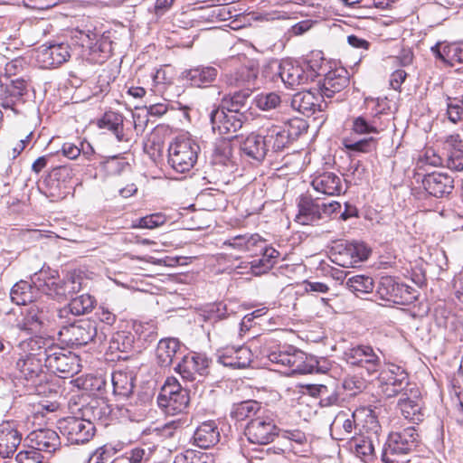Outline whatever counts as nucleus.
<instances>
[{"instance_id": "19", "label": "nucleus", "mask_w": 463, "mask_h": 463, "mask_svg": "<svg viewBox=\"0 0 463 463\" xmlns=\"http://www.w3.org/2000/svg\"><path fill=\"white\" fill-rule=\"evenodd\" d=\"M251 350L245 345H227L217 350V360L224 366L234 369L248 367L252 362Z\"/></svg>"}, {"instance_id": "63", "label": "nucleus", "mask_w": 463, "mask_h": 463, "mask_svg": "<svg viewBox=\"0 0 463 463\" xmlns=\"http://www.w3.org/2000/svg\"><path fill=\"white\" fill-rule=\"evenodd\" d=\"M14 463H42V456L34 449L20 451Z\"/></svg>"}, {"instance_id": "2", "label": "nucleus", "mask_w": 463, "mask_h": 463, "mask_svg": "<svg viewBox=\"0 0 463 463\" xmlns=\"http://www.w3.org/2000/svg\"><path fill=\"white\" fill-rule=\"evenodd\" d=\"M378 429L379 425L373 411L366 408H359L353 412L342 411L336 414L331 425L332 431L339 432L337 439H347L356 430H359L361 434L364 431H373L376 434Z\"/></svg>"}, {"instance_id": "61", "label": "nucleus", "mask_w": 463, "mask_h": 463, "mask_svg": "<svg viewBox=\"0 0 463 463\" xmlns=\"http://www.w3.org/2000/svg\"><path fill=\"white\" fill-rule=\"evenodd\" d=\"M446 165L450 170L462 171L463 170V151L461 149H458V151L448 152Z\"/></svg>"}, {"instance_id": "16", "label": "nucleus", "mask_w": 463, "mask_h": 463, "mask_svg": "<svg viewBox=\"0 0 463 463\" xmlns=\"http://www.w3.org/2000/svg\"><path fill=\"white\" fill-rule=\"evenodd\" d=\"M70 57V46L64 43L42 45L36 52V61L43 69L57 68Z\"/></svg>"}, {"instance_id": "39", "label": "nucleus", "mask_w": 463, "mask_h": 463, "mask_svg": "<svg viewBox=\"0 0 463 463\" xmlns=\"http://www.w3.org/2000/svg\"><path fill=\"white\" fill-rule=\"evenodd\" d=\"M73 382L79 389L100 395L104 394L108 384L103 375L94 374L78 377Z\"/></svg>"}, {"instance_id": "28", "label": "nucleus", "mask_w": 463, "mask_h": 463, "mask_svg": "<svg viewBox=\"0 0 463 463\" xmlns=\"http://www.w3.org/2000/svg\"><path fill=\"white\" fill-rule=\"evenodd\" d=\"M208 367V360L202 354L184 356L175 367L183 379L193 381L196 374L203 375Z\"/></svg>"}, {"instance_id": "6", "label": "nucleus", "mask_w": 463, "mask_h": 463, "mask_svg": "<svg viewBox=\"0 0 463 463\" xmlns=\"http://www.w3.org/2000/svg\"><path fill=\"white\" fill-rule=\"evenodd\" d=\"M378 383L381 393L386 398H392L407 392L410 385L409 374L402 367L391 364L381 370ZM403 394L407 395V392Z\"/></svg>"}, {"instance_id": "36", "label": "nucleus", "mask_w": 463, "mask_h": 463, "mask_svg": "<svg viewBox=\"0 0 463 463\" xmlns=\"http://www.w3.org/2000/svg\"><path fill=\"white\" fill-rule=\"evenodd\" d=\"M319 97L309 90L296 93L293 96L291 106L294 109L304 115H310L317 110H322L321 104L318 103Z\"/></svg>"}, {"instance_id": "56", "label": "nucleus", "mask_w": 463, "mask_h": 463, "mask_svg": "<svg viewBox=\"0 0 463 463\" xmlns=\"http://www.w3.org/2000/svg\"><path fill=\"white\" fill-rule=\"evenodd\" d=\"M167 218L161 213L146 215L138 220V222L135 227L143 229H155L165 223Z\"/></svg>"}, {"instance_id": "12", "label": "nucleus", "mask_w": 463, "mask_h": 463, "mask_svg": "<svg viewBox=\"0 0 463 463\" xmlns=\"http://www.w3.org/2000/svg\"><path fill=\"white\" fill-rule=\"evenodd\" d=\"M16 368L20 373V376L24 378L28 382H32L34 392L37 394H45L48 392L52 393V390L46 385L43 384L42 375L43 371V361L37 357H22V354H18L16 362Z\"/></svg>"}, {"instance_id": "30", "label": "nucleus", "mask_w": 463, "mask_h": 463, "mask_svg": "<svg viewBox=\"0 0 463 463\" xmlns=\"http://www.w3.org/2000/svg\"><path fill=\"white\" fill-rule=\"evenodd\" d=\"M241 149L245 156L261 162L269 153L267 143L263 134L250 133L241 145Z\"/></svg>"}, {"instance_id": "25", "label": "nucleus", "mask_w": 463, "mask_h": 463, "mask_svg": "<svg viewBox=\"0 0 463 463\" xmlns=\"http://www.w3.org/2000/svg\"><path fill=\"white\" fill-rule=\"evenodd\" d=\"M22 440V434L18 431L14 421L0 423V456L9 458L13 455Z\"/></svg>"}, {"instance_id": "35", "label": "nucleus", "mask_w": 463, "mask_h": 463, "mask_svg": "<svg viewBox=\"0 0 463 463\" xmlns=\"http://www.w3.org/2000/svg\"><path fill=\"white\" fill-rule=\"evenodd\" d=\"M259 253L260 257L250 262L251 272L256 276L268 272L275 265L280 255L277 250L268 247L266 243L265 248L259 250Z\"/></svg>"}, {"instance_id": "20", "label": "nucleus", "mask_w": 463, "mask_h": 463, "mask_svg": "<svg viewBox=\"0 0 463 463\" xmlns=\"http://www.w3.org/2000/svg\"><path fill=\"white\" fill-rule=\"evenodd\" d=\"M26 440L36 451L54 453L61 447V439L56 431L51 429H40L30 432Z\"/></svg>"}, {"instance_id": "21", "label": "nucleus", "mask_w": 463, "mask_h": 463, "mask_svg": "<svg viewBox=\"0 0 463 463\" xmlns=\"http://www.w3.org/2000/svg\"><path fill=\"white\" fill-rule=\"evenodd\" d=\"M79 411L85 420L95 426L99 422L106 424V420L111 413V408L104 399L94 397L82 404Z\"/></svg>"}, {"instance_id": "47", "label": "nucleus", "mask_w": 463, "mask_h": 463, "mask_svg": "<svg viewBox=\"0 0 463 463\" xmlns=\"http://www.w3.org/2000/svg\"><path fill=\"white\" fill-rule=\"evenodd\" d=\"M232 155V141L228 137L217 139L213 150V160L214 164L226 165Z\"/></svg>"}, {"instance_id": "1", "label": "nucleus", "mask_w": 463, "mask_h": 463, "mask_svg": "<svg viewBox=\"0 0 463 463\" xmlns=\"http://www.w3.org/2000/svg\"><path fill=\"white\" fill-rule=\"evenodd\" d=\"M82 277L76 271L68 272L61 279L56 270L41 269L32 277L33 287L53 298L63 299L80 290Z\"/></svg>"}, {"instance_id": "43", "label": "nucleus", "mask_w": 463, "mask_h": 463, "mask_svg": "<svg viewBox=\"0 0 463 463\" xmlns=\"http://www.w3.org/2000/svg\"><path fill=\"white\" fill-rule=\"evenodd\" d=\"M95 300L89 294H82L79 297H76L71 300L68 304V307L61 309L60 316L61 317L63 313H71L75 316H81L90 312L94 307Z\"/></svg>"}, {"instance_id": "31", "label": "nucleus", "mask_w": 463, "mask_h": 463, "mask_svg": "<svg viewBox=\"0 0 463 463\" xmlns=\"http://www.w3.org/2000/svg\"><path fill=\"white\" fill-rule=\"evenodd\" d=\"M194 444L202 449H209L218 443L220 432L213 420H207L197 427L194 433Z\"/></svg>"}, {"instance_id": "22", "label": "nucleus", "mask_w": 463, "mask_h": 463, "mask_svg": "<svg viewBox=\"0 0 463 463\" xmlns=\"http://www.w3.org/2000/svg\"><path fill=\"white\" fill-rule=\"evenodd\" d=\"M377 293L383 300L403 304L409 301L406 295L410 294L409 287L400 284L392 277H383L377 288Z\"/></svg>"}, {"instance_id": "51", "label": "nucleus", "mask_w": 463, "mask_h": 463, "mask_svg": "<svg viewBox=\"0 0 463 463\" xmlns=\"http://www.w3.org/2000/svg\"><path fill=\"white\" fill-rule=\"evenodd\" d=\"M343 146L354 152L368 153L375 148V139L373 137L362 138L360 140H354L351 137L343 138Z\"/></svg>"}, {"instance_id": "7", "label": "nucleus", "mask_w": 463, "mask_h": 463, "mask_svg": "<svg viewBox=\"0 0 463 463\" xmlns=\"http://www.w3.org/2000/svg\"><path fill=\"white\" fill-rule=\"evenodd\" d=\"M73 38L83 48V55L93 63H102L109 56L111 43L91 31H76Z\"/></svg>"}, {"instance_id": "33", "label": "nucleus", "mask_w": 463, "mask_h": 463, "mask_svg": "<svg viewBox=\"0 0 463 463\" xmlns=\"http://www.w3.org/2000/svg\"><path fill=\"white\" fill-rule=\"evenodd\" d=\"M21 317L17 319V326L33 332L41 328L45 316L36 303H32L21 311Z\"/></svg>"}, {"instance_id": "14", "label": "nucleus", "mask_w": 463, "mask_h": 463, "mask_svg": "<svg viewBox=\"0 0 463 463\" xmlns=\"http://www.w3.org/2000/svg\"><path fill=\"white\" fill-rule=\"evenodd\" d=\"M246 119L247 116L244 114H233L222 108L213 109L210 113L212 129L221 136L237 132Z\"/></svg>"}, {"instance_id": "32", "label": "nucleus", "mask_w": 463, "mask_h": 463, "mask_svg": "<svg viewBox=\"0 0 463 463\" xmlns=\"http://www.w3.org/2000/svg\"><path fill=\"white\" fill-rule=\"evenodd\" d=\"M217 70L211 66H198L184 71L183 79L194 87L204 88L213 82L217 77Z\"/></svg>"}, {"instance_id": "60", "label": "nucleus", "mask_w": 463, "mask_h": 463, "mask_svg": "<svg viewBox=\"0 0 463 463\" xmlns=\"http://www.w3.org/2000/svg\"><path fill=\"white\" fill-rule=\"evenodd\" d=\"M113 455V449L105 445L98 448L95 451L91 453V455L89 458L88 463H107L111 459Z\"/></svg>"}, {"instance_id": "29", "label": "nucleus", "mask_w": 463, "mask_h": 463, "mask_svg": "<svg viewBox=\"0 0 463 463\" xmlns=\"http://www.w3.org/2000/svg\"><path fill=\"white\" fill-rule=\"evenodd\" d=\"M298 213L296 222L302 225H309L321 220L320 203L310 196L304 195L298 201Z\"/></svg>"}, {"instance_id": "45", "label": "nucleus", "mask_w": 463, "mask_h": 463, "mask_svg": "<svg viewBox=\"0 0 463 463\" xmlns=\"http://www.w3.org/2000/svg\"><path fill=\"white\" fill-rule=\"evenodd\" d=\"M134 344V335L128 331H118L110 338L109 348L111 353L130 351Z\"/></svg>"}, {"instance_id": "38", "label": "nucleus", "mask_w": 463, "mask_h": 463, "mask_svg": "<svg viewBox=\"0 0 463 463\" xmlns=\"http://www.w3.org/2000/svg\"><path fill=\"white\" fill-rule=\"evenodd\" d=\"M431 51L437 58L451 65L455 62H463V43L448 44L443 47L442 52L439 50V44H436L431 48Z\"/></svg>"}, {"instance_id": "15", "label": "nucleus", "mask_w": 463, "mask_h": 463, "mask_svg": "<svg viewBox=\"0 0 463 463\" xmlns=\"http://www.w3.org/2000/svg\"><path fill=\"white\" fill-rule=\"evenodd\" d=\"M96 327L90 321L81 320L62 326L59 331L61 340L71 346H81L90 342L96 335Z\"/></svg>"}, {"instance_id": "27", "label": "nucleus", "mask_w": 463, "mask_h": 463, "mask_svg": "<svg viewBox=\"0 0 463 463\" xmlns=\"http://www.w3.org/2000/svg\"><path fill=\"white\" fill-rule=\"evenodd\" d=\"M311 185L317 193L328 196L339 195L343 190L341 177L333 172H323L316 175Z\"/></svg>"}, {"instance_id": "49", "label": "nucleus", "mask_w": 463, "mask_h": 463, "mask_svg": "<svg viewBox=\"0 0 463 463\" xmlns=\"http://www.w3.org/2000/svg\"><path fill=\"white\" fill-rule=\"evenodd\" d=\"M398 406L404 418L418 421L421 420V404L419 400L411 398H401L398 402Z\"/></svg>"}, {"instance_id": "3", "label": "nucleus", "mask_w": 463, "mask_h": 463, "mask_svg": "<svg viewBox=\"0 0 463 463\" xmlns=\"http://www.w3.org/2000/svg\"><path fill=\"white\" fill-rule=\"evenodd\" d=\"M268 358L282 368L290 369L291 373L301 374L326 373L329 369L327 365H320L315 358L307 357L305 353L292 346L272 351L268 354Z\"/></svg>"}, {"instance_id": "13", "label": "nucleus", "mask_w": 463, "mask_h": 463, "mask_svg": "<svg viewBox=\"0 0 463 463\" xmlns=\"http://www.w3.org/2000/svg\"><path fill=\"white\" fill-rule=\"evenodd\" d=\"M245 434L251 443L268 444L278 435V429L269 416L258 415L250 420Z\"/></svg>"}, {"instance_id": "9", "label": "nucleus", "mask_w": 463, "mask_h": 463, "mask_svg": "<svg viewBox=\"0 0 463 463\" xmlns=\"http://www.w3.org/2000/svg\"><path fill=\"white\" fill-rule=\"evenodd\" d=\"M61 433L71 444L89 442L95 433V426L85 420L83 417H68L59 422Z\"/></svg>"}, {"instance_id": "48", "label": "nucleus", "mask_w": 463, "mask_h": 463, "mask_svg": "<svg viewBox=\"0 0 463 463\" xmlns=\"http://www.w3.org/2000/svg\"><path fill=\"white\" fill-rule=\"evenodd\" d=\"M346 287L358 297L360 294L371 293L374 288V284L371 277L356 275L347 279Z\"/></svg>"}, {"instance_id": "34", "label": "nucleus", "mask_w": 463, "mask_h": 463, "mask_svg": "<svg viewBox=\"0 0 463 463\" xmlns=\"http://www.w3.org/2000/svg\"><path fill=\"white\" fill-rule=\"evenodd\" d=\"M347 72L341 71H329L324 79L323 85L320 89V96L322 98H332L336 92L341 91L348 85Z\"/></svg>"}, {"instance_id": "10", "label": "nucleus", "mask_w": 463, "mask_h": 463, "mask_svg": "<svg viewBox=\"0 0 463 463\" xmlns=\"http://www.w3.org/2000/svg\"><path fill=\"white\" fill-rule=\"evenodd\" d=\"M344 359L353 366L365 369L369 374L378 372L382 365L380 356L368 345H358L348 348L344 353Z\"/></svg>"}, {"instance_id": "59", "label": "nucleus", "mask_w": 463, "mask_h": 463, "mask_svg": "<svg viewBox=\"0 0 463 463\" xmlns=\"http://www.w3.org/2000/svg\"><path fill=\"white\" fill-rule=\"evenodd\" d=\"M181 391L186 390L182 388V386L175 378H167L157 397V402H165V399H167L169 396L175 395L177 394V392Z\"/></svg>"}, {"instance_id": "64", "label": "nucleus", "mask_w": 463, "mask_h": 463, "mask_svg": "<svg viewBox=\"0 0 463 463\" xmlns=\"http://www.w3.org/2000/svg\"><path fill=\"white\" fill-rule=\"evenodd\" d=\"M445 145L448 152L458 151V149L463 151V139L458 133L448 136L445 140Z\"/></svg>"}, {"instance_id": "23", "label": "nucleus", "mask_w": 463, "mask_h": 463, "mask_svg": "<svg viewBox=\"0 0 463 463\" xmlns=\"http://www.w3.org/2000/svg\"><path fill=\"white\" fill-rule=\"evenodd\" d=\"M53 346L52 339L43 336H33L19 344L18 354H22V357H37L46 364L49 350Z\"/></svg>"}, {"instance_id": "41", "label": "nucleus", "mask_w": 463, "mask_h": 463, "mask_svg": "<svg viewBox=\"0 0 463 463\" xmlns=\"http://www.w3.org/2000/svg\"><path fill=\"white\" fill-rule=\"evenodd\" d=\"M10 298L14 304L26 306L32 304L36 296L33 286L27 281L21 280L12 288Z\"/></svg>"}, {"instance_id": "42", "label": "nucleus", "mask_w": 463, "mask_h": 463, "mask_svg": "<svg viewBox=\"0 0 463 463\" xmlns=\"http://www.w3.org/2000/svg\"><path fill=\"white\" fill-rule=\"evenodd\" d=\"M111 383L113 385V392L116 395L128 397L134 389V377L131 373L118 371L112 373Z\"/></svg>"}, {"instance_id": "4", "label": "nucleus", "mask_w": 463, "mask_h": 463, "mask_svg": "<svg viewBox=\"0 0 463 463\" xmlns=\"http://www.w3.org/2000/svg\"><path fill=\"white\" fill-rule=\"evenodd\" d=\"M199 145L187 136H179L168 147L167 163L176 173L189 172L197 162Z\"/></svg>"}, {"instance_id": "8", "label": "nucleus", "mask_w": 463, "mask_h": 463, "mask_svg": "<svg viewBox=\"0 0 463 463\" xmlns=\"http://www.w3.org/2000/svg\"><path fill=\"white\" fill-rule=\"evenodd\" d=\"M296 123H298V120L269 124L262 128L269 151H282L295 139L298 136V132L293 131Z\"/></svg>"}, {"instance_id": "55", "label": "nucleus", "mask_w": 463, "mask_h": 463, "mask_svg": "<svg viewBox=\"0 0 463 463\" xmlns=\"http://www.w3.org/2000/svg\"><path fill=\"white\" fill-rule=\"evenodd\" d=\"M280 102V97L275 92L260 94L256 97V105L262 110L276 109Z\"/></svg>"}, {"instance_id": "37", "label": "nucleus", "mask_w": 463, "mask_h": 463, "mask_svg": "<svg viewBox=\"0 0 463 463\" xmlns=\"http://www.w3.org/2000/svg\"><path fill=\"white\" fill-rule=\"evenodd\" d=\"M179 348L178 339L174 337L161 339L156 347L157 363L163 367L171 365Z\"/></svg>"}, {"instance_id": "46", "label": "nucleus", "mask_w": 463, "mask_h": 463, "mask_svg": "<svg viewBox=\"0 0 463 463\" xmlns=\"http://www.w3.org/2000/svg\"><path fill=\"white\" fill-rule=\"evenodd\" d=\"M249 94L244 92L234 93L222 101V109L233 114H244L248 110Z\"/></svg>"}, {"instance_id": "53", "label": "nucleus", "mask_w": 463, "mask_h": 463, "mask_svg": "<svg viewBox=\"0 0 463 463\" xmlns=\"http://www.w3.org/2000/svg\"><path fill=\"white\" fill-rule=\"evenodd\" d=\"M380 127L377 125L376 119L373 118L368 121L364 117H356L353 120L352 131L355 134L364 135L370 133H378Z\"/></svg>"}, {"instance_id": "40", "label": "nucleus", "mask_w": 463, "mask_h": 463, "mask_svg": "<svg viewBox=\"0 0 463 463\" xmlns=\"http://www.w3.org/2000/svg\"><path fill=\"white\" fill-rule=\"evenodd\" d=\"M189 393L187 391H181L177 394L169 396L165 402L158 401L159 407L163 408L167 414H178L187 408L189 404Z\"/></svg>"}, {"instance_id": "58", "label": "nucleus", "mask_w": 463, "mask_h": 463, "mask_svg": "<svg viewBox=\"0 0 463 463\" xmlns=\"http://www.w3.org/2000/svg\"><path fill=\"white\" fill-rule=\"evenodd\" d=\"M44 194L47 197L56 201L63 197L64 192L61 188V183L58 179L49 176L43 181Z\"/></svg>"}, {"instance_id": "54", "label": "nucleus", "mask_w": 463, "mask_h": 463, "mask_svg": "<svg viewBox=\"0 0 463 463\" xmlns=\"http://www.w3.org/2000/svg\"><path fill=\"white\" fill-rule=\"evenodd\" d=\"M446 114L454 124L463 122V96L461 99L448 98Z\"/></svg>"}, {"instance_id": "57", "label": "nucleus", "mask_w": 463, "mask_h": 463, "mask_svg": "<svg viewBox=\"0 0 463 463\" xmlns=\"http://www.w3.org/2000/svg\"><path fill=\"white\" fill-rule=\"evenodd\" d=\"M210 457L204 453L186 450L175 456L174 463H209Z\"/></svg>"}, {"instance_id": "44", "label": "nucleus", "mask_w": 463, "mask_h": 463, "mask_svg": "<svg viewBox=\"0 0 463 463\" xmlns=\"http://www.w3.org/2000/svg\"><path fill=\"white\" fill-rule=\"evenodd\" d=\"M261 411L260 404L252 400L244 401L234 404L231 411V416L236 420H244L248 418L250 420Z\"/></svg>"}, {"instance_id": "11", "label": "nucleus", "mask_w": 463, "mask_h": 463, "mask_svg": "<svg viewBox=\"0 0 463 463\" xmlns=\"http://www.w3.org/2000/svg\"><path fill=\"white\" fill-rule=\"evenodd\" d=\"M370 250L363 243L338 244L331 253V260L343 268H352L365 260Z\"/></svg>"}, {"instance_id": "17", "label": "nucleus", "mask_w": 463, "mask_h": 463, "mask_svg": "<svg viewBox=\"0 0 463 463\" xmlns=\"http://www.w3.org/2000/svg\"><path fill=\"white\" fill-rule=\"evenodd\" d=\"M419 444V433L414 427H408L389 434L386 450L392 454H408Z\"/></svg>"}, {"instance_id": "52", "label": "nucleus", "mask_w": 463, "mask_h": 463, "mask_svg": "<svg viewBox=\"0 0 463 463\" xmlns=\"http://www.w3.org/2000/svg\"><path fill=\"white\" fill-rule=\"evenodd\" d=\"M5 99L20 98L27 92L28 83L22 78L11 80L9 77H5Z\"/></svg>"}, {"instance_id": "24", "label": "nucleus", "mask_w": 463, "mask_h": 463, "mask_svg": "<svg viewBox=\"0 0 463 463\" xmlns=\"http://www.w3.org/2000/svg\"><path fill=\"white\" fill-rule=\"evenodd\" d=\"M278 73L281 80L290 88L307 84L310 78V73L307 72L302 66L289 60L279 63Z\"/></svg>"}, {"instance_id": "18", "label": "nucleus", "mask_w": 463, "mask_h": 463, "mask_svg": "<svg viewBox=\"0 0 463 463\" xmlns=\"http://www.w3.org/2000/svg\"><path fill=\"white\" fill-rule=\"evenodd\" d=\"M222 246L235 253H249L250 256L258 255L259 250L265 248V240L257 233H245L236 235L222 242Z\"/></svg>"}, {"instance_id": "5", "label": "nucleus", "mask_w": 463, "mask_h": 463, "mask_svg": "<svg viewBox=\"0 0 463 463\" xmlns=\"http://www.w3.org/2000/svg\"><path fill=\"white\" fill-rule=\"evenodd\" d=\"M45 366L61 378H69L80 371V357L61 346L55 345L49 350Z\"/></svg>"}, {"instance_id": "26", "label": "nucleus", "mask_w": 463, "mask_h": 463, "mask_svg": "<svg viewBox=\"0 0 463 463\" xmlns=\"http://www.w3.org/2000/svg\"><path fill=\"white\" fill-rule=\"evenodd\" d=\"M422 185L430 195L442 197L452 192L454 180L447 174L434 172L424 176Z\"/></svg>"}, {"instance_id": "62", "label": "nucleus", "mask_w": 463, "mask_h": 463, "mask_svg": "<svg viewBox=\"0 0 463 463\" xmlns=\"http://www.w3.org/2000/svg\"><path fill=\"white\" fill-rule=\"evenodd\" d=\"M122 456L128 463H145L147 459L146 449L140 447L133 448L126 451Z\"/></svg>"}, {"instance_id": "50", "label": "nucleus", "mask_w": 463, "mask_h": 463, "mask_svg": "<svg viewBox=\"0 0 463 463\" xmlns=\"http://www.w3.org/2000/svg\"><path fill=\"white\" fill-rule=\"evenodd\" d=\"M351 449L356 457L368 462L373 458L374 447L371 438H356L351 442Z\"/></svg>"}]
</instances>
